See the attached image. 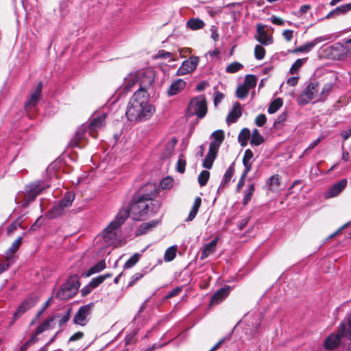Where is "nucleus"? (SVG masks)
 Returning a JSON list of instances; mask_svg holds the SVG:
<instances>
[{
  "label": "nucleus",
  "instance_id": "f257e3e1",
  "mask_svg": "<svg viewBox=\"0 0 351 351\" xmlns=\"http://www.w3.org/2000/svg\"><path fill=\"white\" fill-rule=\"evenodd\" d=\"M144 191L135 194L130 206V211L134 220L139 221L145 216L158 211L160 204L158 200L153 199L157 191L155 184L149 183L145 186Z\"/></svg>",
  "mask_w": 351,
  "mask_h": 351
},
{
  "label": "nucleus",
  "instance_id": "f03ea898",
  "mask_svg": "<svg viewBox=\"0 0 351 351\" xmlns=\"http://www.w3.org/2000/svg\"><path fill=\"white\" fill-rule=\"evenodd\" d=\"M155 108L148 102V95L142 90H137L130 98L125 115L130 121H141L149 119Z\"/></svg>",
  "mask_w": 351,
  "mask_h": 351
},
{
  "label": "nucleus",
  "instance_id": "7ed1b4c3",
  "mask_svg": "<svg viewBox=\"0 0 351 351\" xmlns=\"http://www.w3.org/2000/svg\"><path fill=\"white\" fill-rule=\"evenodd\" d=\"M346 336L351 340V315H348L339 326L338 332L336 335H330L326 339L324 346L326 349L332 350L336 348L340 342V337Z\"/></svg>",
  "mask_w": 351,
  "mask_h": 351
},
{
  "label": "nucleus",
  "instance_id": "20e7f679",
  "mask_svg": "<svg viewBox=\"0 0 351 351\" xmlns=\"http://www.w3.org/2000/svg\"><path fill=\"white\" fill-rule=\"evenodd\" d=\"M207 113V103L204 96H199L192 99L186 110V116L191 117L196 115L202 119Z\"/></svg>",
  "mask_w": 351,
  "mask_h": 351
},
{
  "label": "nucleus",
  "instance_id": "39448f33",
  "mask_svg": "<svg viewBox=\"0 0 351 351\" xmlns=\"http://www.w3.org/2000/svg\"><path fill=\"white\" fill-rule=\"evenodd\" d=\"M80 287L79 281L75 277L71 278L63 284L56 293V297L60 300H66L76 294Z\"/></svg>",
  "mask_w": 351,
  "mask_h": 351
},
{
  "label": "nucleus",
  "instance_id": "423d86ee",
  "mask_svg": "<svg viewBox=\"0 0 351 351\" xmlns=\"http://www.w3.org/2000/svg\"><path fill=\"white\" fill-rule=\"evenodd\" d=\"M319 86L316 82H310L299 95L298 101L300 104L304 105L316 98L318 101Z\"/></svg>",
  "mask_w": 351,
  "mask_h": 351
},
{
  "label": "nucleus",
  "instance_id": "0eeeda50",
  "mask_svg": "<svg viewBox=\"0 0 351 351\" xmlns=\"http://www.w3.org/2000/svg\"><path fill=\"white\" fill-rule=\"evenodd\" d=\"M106 114L99 112L93 114L87 128V132L94 138H97V132L99 129L103 128L106 124Z\"/></svg>",
  "mask_w": 351,
  "mask_h": 351
},
{
  "label": "nucleus",
  "instance_id": "6e6552de",
  "mask_svg": "<svg viewBox=\"0 0 351 351\" xmlns=\"http://www.w3.org/2000/svg\"><path fill=\"white\" fill-rule=\"evenodd\" d=\"M42 189H43L40 186L39 182H36L26 186V193L23 201L21 202V206L24 208L27 207L29 203L33 201L36 197L40 194Z\"/></svg>",
  "mask_w": 351,
  "mask_h": 351
},
{
  "label": "nucleus",
  "instance_id": "1a4fd4ad",
  "mask_svg": "<svg viewBox=\"0 0 351 351\" xmlns=\"http://www.w3.org/2000/svg\"><path fill=\"white\" fill-rule=\"evenodd\" d=\"M199 62V57L191 56L182 62L177 71V75H184L193 72L196 69Z\"/></svg>",
  "mask_w": 351,
  "mask_h": 351
},
{
  "label": "nucleus",
  "instance_id": "9d476101",
  "mask_svg": "<svg viewBox=\"0 0 351 351\" xmlns=\"http://www.w3.org/2000/svg\"><path fill=\"white\" fill-rule=\"evenodd\" d=\"M136 73L139 76L138 90H142L145 92V94H147V88L152 86V84L154 82V77L152 71H140Z\"/></svg>",
  "mask_w": 351,
  "mask_h": 351
},
{
  "label": "nucleus",
  "instance_id": "9b49d317",
  "mask_svg": "<svg viewBox=\"0 0 351 351\" xmlns=\"http://www.w3.org/2000/svg\"><path fill=\"white\" fill-rule=\"evenodd\" d=\"M93 306L94 304L92 302L81 306L73 318V322L77 325L85 326L88 322L87 317L90 315Z\"/></svg>",
  "mask_w": 351,
  "mask_h": 351
},
{
  "label": "nucleus",
  "instance_id": "f8f14e48",
  "mask_svg": "<svg viewBox=\"0 0 351 351\" xmlns=\"http://www.w3.org/2000/svg\"><path fill=\"white\" fill-rule=\"evenodd\" d=\"M119 228L114 223H110L102 232V237L107 245L114 244L118 238Z\"/></svg>",
  "mask_w": 351,
  "mask_h": 351
},
{
  "label": "nucleus",
  "instance_id": "ddd939ff",
  "mask_svg": "<svg viewBox=\"0 0 351 351\" xmlns=\"http://www.w3.org/2000/svg\"><path fill=\"white\" fill-rule=\"evenodd\" d=\"M348 181L346 179H341L332 185L325 193L324 197L329 199L339 195L346 187Z\"/></svg>",
  "mask_w": 351,
  "mask_h": 351
},
{
  "label": "nucleus",
  "instance_id": "4468645a",
  "mask_svg": "<svg viewBox=\"0 0 351 351\" xmlns=\"http://www.w3.org/2000/svg\"><path fill=\"white\" fill-rule=\"evenodd\" d=\"M326 40V37H317L315 38L311 42L306 43L294 49L289 50V52L290 53H308L311 51L313 48H314L317 44L319 43L324 41Z\"/></svg>",
  "mask_w": 351,
  "mask_h": 351
},
{
  "label": "nucleus",
  "instance_id": "2eb2a0df",
  "mask_svg": "<svg viewBox=\"0 0 351 351\" xmlns=\"http://www.w3.org/2000/svg\"><path fill=\"white\" fill-rule=\"evenodd\" d=\"M256 33L255 39L264 45H269L273 43V38L269 36L265 30V25L262 24L256 25Z\"/></svg>",
  "mask_w": 351,
  "mask_h": 351
},
{
  "label": "nucleus",
  "instance_id": "dca6fc26",
  "mask_svg": "<svg viewBox=\"0 0 351 351\" xmlns=\"http://www.w3.org/2000/svg\"><path fill=\"white\" fill-rule=\"evenodd\" d=\"M42 88L43 84L42 82H39L34 92L30 95V97L25 104V107L26 109L32 108L37 104L41 95Z\"/></svg>",
  "mask_w": 351,
  "mask_h": 351
},
{
  "label": "nucleus",
  "instance_id": "f3484780",
  "mask_svg": "<svg viewBox=\"0 0 351 351\" xmlns=\"http://www.w3.org/2000/svg\"><path fill=\"white\" fill-rule=\"evenodd\" d=\"M36 304V300L32 298H28L21 302V304L18 307L17 310L14 313L13 315L14 320L12 322H15L18 319L23 313H25L28 309L33 307Z\"/></svg>",
  "mask_w": 351,
  "mask_h": 351
},
{
  "label": "nucleus",
  "instance_id": "a211bd4d",
  "mask_svg": "<svg viewBox=\"0 0 351 351\" xmlns=\"http://www.w3.org/2000/svg\"><path fill=\"white\" fill-rule=\"evenodd\" d=\"M59 314H56L48 319H45L43 322L36 329L34 334L36 337L43 332L45 330H51L54 328V320L56 319L57 317H59Z\"/></svg>",
  "mask_w": 351,
  "mask_h": 351
},
{
  "label": "nucleus",
  "instance_id": "6ab92c4d",
  "mask_svg": "<svg viewBox=\"0 0 351 351\" xmlns=\"http://www.w3.org/2000/svg\"><path fill=\"white\" fill-rule=\"evenodd\" d=\"M330 54L332 58L341 60L344 58L348 53V49L341 43H336L330 47Z\"/></svg>",
  "mask_w": 351,
  "mask_h": 351
},
{
  "label": "nucleus",
  "instance_id": "aec40b11",
  "mask_svg": "<svg viewBox=\"0 0 351 351\" xmlns=\"http://www.w3.org/2000/svg\"><path fill=\"white\" fill-rule=\"evenodd\" d=\"M186 82L182 79H178L173 82L169 90H167V94L169 96H173L178 94L181 90H182L186 86Z\"/></svg>",
  "mask_w": 351,
  "mask_h": 351
},
{
  "label": "nucleus",
  "instance_id": "412c9836",
  "mask_svg": "<svg viewBox=\"0 0 351 351\" xmlns=\"http://www.w3.org/2000/svg\"><path fill=\"white\" fill-rule=\"evenodd\" d=\"M139 76L136 72L130 73L125 77L123 84L125 91H130V89L136 84H138Z\"/></svg>",
  "mask_w": 351,
  "mask_h": 351
},
{
  "label": "nucleus",
  "instance_id": "4be33fe9",
  "mask_svg": "<svg viewBox=\"0 0 351 351\" xmlns=\"http://www.w3.org/2000/svg\"><path fill=\"white\" fill-rule=\"evenodd\" d=\"M241 116V105L237 102L234 104L232 110L228 113L226 121L228 124L234 123Z\"/></svg>",
  "mask_w": 351,
  "mask_h": 351
},
{
  "label": "nucleus",
  "instance_id": "5701e85b",
  "mask_svg": "<svg viewBox=\"0 0 351 351\" xmlns=\"http://www.w3.org/2000/svg\"><path fill=\"white\" fill-rule=\"evenodd\" d=\"M217 239H213L210 243L206 244L202 251L200 258L204 260L210 254H213L216 251V246L217 244Z\"/></svg>",
  "mask_w": 351,
  "mask_h": 351
},
{
  "label": "nucleus",
  "instance_id": "b1692460",
  "mask_svg": "<svg viewBox=\"0 0 351 351\" xmlns=\"http://www.w3.org/2000/svg\"><path fill=\"white\" fill-rule=\"evenodd\" d=\"M218 152L217 149H215L213 147H209V151L206 156L204 161H203V167L206 169H211L213 165V162L216 158L217 154Z\"/></svg>",
  "mask_w": 351,
  "mask_h": 351
},
{
  "label": "nucleus",
  "instance_id": "393cba45",
  "mask_svg": "<svg viewBox=\"0 0 351 351\" xmlns=\"http://www.w3.org/2000/svg\"><path fill=\"white\" fill-rule=\"evenodd\" d=\"M130 214V208H123L119 210L116 218L111 223H114V226L119 228L127 219Z\"/></svg>",
  "mask_w": 351,
  "mask_h": 351
},
{
  "label": "nucleus",
  "instance_id": "a878e982",
  "mask_svg": "<svg viewBox=\"0 0 351 351\" xmlns=\"http://www.w3.org/2000/svg\"><path fill=\"white\" fill-rule=\"evenodd\" d=\"M212 136L214 138V141L210 143L209 147L219 150V148L224 139L223 131L221 130H217L212 134Z\"/></svg>",
  "mask_w": 351,
  "mask_h": 351
},
{
  "label": "nucleus",
  "instance_id": "bb28decb",
  "mask_svg": "<svg viewBox=\"0 0 351 351\" xmlns=\"http://www.w3.org/2000/svg\"><path fill=\"white\" fill-rule=\"evenodd\" d=\"M229 288L219 289L211 298L210 303L216 304L221 302L229 294Z\"/></svg>",
  "mask_w": 351,
  "mask_h": 351
},
{
  "label": "nucleus",
  "instance_id": "cd10ccee",
  "mask_svg": "<svg viewBox=\"0 0 351 351\" xmlns=\"http://www.w3.org/2000/svg\"><path fill=\"white\" fill-rule=\"evenodd\" d=\"M64 210L65 209L58 202H56L47 213L46 215L49 219H55L62 215L64 213Z\"/></svg>",
  "mask_w": 351,
  "mask_h": 351
},
{
  "label": "nucleus",
  "instance_id": "c85d7f7f",
  "mask_svg": "<svg viewBox=\"0 0 351 351\" xmlns=\"http://www.w3.org/2000/svg\"><path fill=\"white\" fill-rule=\"evenodd\" d=\"M85 132H86V128H84L83 126L78 128L74 137L70 141V143H69L70 146L72 147H78L81 148L82 146L80 145V143L84 138Z\"/></svg>",
  "mask_w": 351,
  "mask_h": 351
},
{
  "label": "nucleus",
  "instance_id": "c756f323",
  "mask_svg": "<svg viewBox=\"0 0 351 351\" xmlns=\"http://www.w3.org/2000/svg\"><path fill=\"white\" fill-rule=\"evenodd\" d=\"M234 173V163L233 162L226 170L223 178L221 182L219 189H223L230 182L233 174Z\"/></svg>",
  "mask_w": 351,
  "mask_h": 351
},
{
  "label": "nucleus",
  "instance_id": "7c9ffc66",
  "mask_svg": "<svg viewBox=\"0 0 351 351\" xmlns=\"http://www.w3.org/2000/svg\"><path fill=\"white\" fill-rule=\"evenodd\" d=\"M253 157L254 154L250 149L245 150L243 157V164L245 167L244 171L250 172L251 171Z\"/></svg>",
  "mask_w": 351,
  "mask_h": 351
},
{
  "label": "nucleus",
  "instance_id": "2f4dec72",
  "mask_svg": "<svg viewBox=\"0 0 351 351\" xmlns=\"http://www.w3.org/2000/svg\"><path fill=\"white\" fill-rule=\"evenodd\" d=\"M202 204V199L199 197H197L194 201L193 205L191 211L189 214L188 217L185 219L186 221H191L195 219L198 212V210Z\"/></svg>",
  "mask_w": 351,
  "mask_h": 351
},
{
  "label": "nucleus",
  "instance_id": "473e14b6",
  "mask_svg": "<svg viewBox=\"0 0 351 351\" xmlns=\"http://www.w3.org/2000/svg\"><path fill=\"white\" fill-rule=\"evenodd\" d=\"M158 223V220H152L148 221L147 223H142L138 229V234H143L147 233L148 231L151 230L152 228L156 227V226Z\"/></svg>",
  "mask_w": 351,
  "mask_h": 351
},
{
  "label": "nucleus",
  "instance_id": "72a5a7b5",
  "mask_svg": "<svg viewBox=\"0 0 351 351\" xmlns=\"http://www.w3.org/2000/svg\"><path fill=\"white\" fill-rule=\"evenodd\" d=\"M186 26L192 30H197L204 27V23L199 19L192 18L187 21Z\"/></svg>",
  "mask_w": 351,
  "mask_h": 351
},
{
  "label": "nucleus",
  "instance_id": "f704fd0d",
  "mask_svg": "<svg viewBox=\"0 0 351 351\" xmlns=\"http://www.w3.org/2000/svg\"><path fill=\"white\" fill-rule=\"evenodd\" d=\"M74 199L75 194L72 192H67L58 203L65 209L71 206Z\"/></svg>",
  "mask_w": 351,
  "mask_h": 351
},
{
  "label": "nucleus",
  "instance_id": "c9c22d12",
  "mask_svg": "<svg viewBox=\"0 0 351 351\" xmlns=\"http://www.w3.org/2000/svg\"><path fill=\"white\" fill-rule=\"evenodd\" d=\"M106 265L105 261L101 260L88 269L86 274V276L88 277L94 274L99 273L104 270L106 268Z\"/></svg>",
  "mask_w": 351,
  "mask_h": 351
},
{
  "label": "nucleus",
  "instance_id": "e433bc0d",
  "mask_svg": "<svg viewBox=\"0 0 351 351\" xmlns=\"http://www.w3.org/2000/svg\"><path fill=\"white\" fill-rule=\"evenodd\" d=\"M333 86L334 84L332 82L325 84L318 95V101H324L332 89Z\"/></svg>",
  "mask_w": 351,
  "mask_h": 351
},
{
  "label": "nucleus",
  "instance_id": "4c0bfd02",
  "mask_svg": "<svg viewBox=\"0 0 351 351\" xmlns=\"http://www.w3.org/2000/svg\"><path fill=\"white\" fill-rule=\"evenodd\" d=\"M250 137V131L248 128H243L239 134L238 141L241 146H245Z\"/></svg>",
  "mask_w": 351,
  "mask_h": 351
},
{
  "label": "nucleus",
  "instance_id": "58836bf2",
  "mask_svg": "<svg viewBox=\"0 0 351 351\" xmlns=\"http://www.w3.org/2000/svg\"><path fill=\"white\" fill-rule=\"evenodd\" d=\"M111 276V274H106L104 275L99 276L96 278H93L92 280L90 282L89 285L93 289L97 287L99 285H101L106 278H110Z\"/></svg>",
  "mask_w": 351,
  "mask_h": 351
},
{
  "label": "nucleus",
  "instance_id": "ea45409f",
  "mask_svg": "<svg viewBox=\"0 0 351 351\" xmlns=\"http://www.w3.org/2000/svg\"><path fill=\"white\" fill-rule=\"evenodd\" d=\"M283 104V101L281 98H276L271 101L269 108L268 112L269 114L275 113Z\"/></svg>",
  "mask_w": 351,
  "mask_h": 351
},
{
  "label": "nucleus",
  "instance_id": "a19ab883",
  "mask_svg": "<svg viewBox=\"0 0 351 351\" xmlns=\"http://www.w3.org/2000/svg\"><path fill=\"white\" fill-rule=\"evenodd\" d=\"M267 183L269 184L270 190H276L279 187L280 184L279 175L276 174L271 176L269 179L267 180Z\"/></svg>",
  "mask_w": 351,
  "mask_h": 351
},
{
  "label": "nucleus",
  "instance_id": "79ce46f5",
  "mask_svg": "<svg viewBox=\"0 0 351 351\" xmlns=\"http://www.w3.org/2000/svg\"><path fill=\"white\" fill-rule=\"evenodd\" d=\"M177 252V247L176 245H173L167 249L165 253L164 259L167 262H169L173 261Z\"/></svg>",
  "mask_w": 351,
  "mask_h": 351
},
{
  "label": "nucleus",
  "instance_id": "37998d69",
  "mask_svg": "<svg viewBox=\"0 0 351 351\" xmlns=\"http://www.w3.org/2000/svg\"><path fill=\"white\" fill-rule=\"evenodd\" d=\"M307 58L298 59L291 66L289 70V73L292 75L298 73L299 69L302 66V65L306 62Z\"/></svg>",
  "mask_w": 351,
  "mask_h": 351
},
{
  "label": "nucleus",
  "instance_id": "c03bdc74",
  "mask_svg": "<svg viewBox=\"0 0 351 351\" xmlns=\"http://www.w3.org/2000/svg\"><path fill=\"white\" fill-rule=\"evenodd\" d=\"M141 254L139 253H135L133 254L125 263L124 269H130L134 266L139 261Z\"/></svg>",
  "mask_w": 351,
  "mask_h": 351
},
{
  "label": "nucleus",
  "instance_id": "a18cd8bd",
  "mask_svg": "<svg viewBox=\"0 0 351 351\" xmlns=\"http://www.w3.org/2000/svg\"><path fill=\"white\" fill-rule=\"evenodd\" d=\"M348 12L346 9V7L344 5H342L341 6H339L334 9L333 10L330 11L326 16V19H330L332 17L335 15H340V14H345Z\"/></svg>",
  "mask_w": 351,
  "mask_h": 351
},
{
  "label": "nucleus",
  "instance_id": "49530a36",
  "mask_svg": "<svg viewBox=\"0 0 351 351\" xmlns=\"http://www.w3.org/2000/svg\"><path fill=\"white\" fill-rule=\"evenodd\" d=\"M254 190H255L254 184H250L248 186L247 189L245 191V195H244V197L243 199V204L244 205H246L249 202V201L251 199L253 193L254 192Z\"/></svg>",
  "mask_w": 351,
  "mask_h": 351
},
{
  "label": "nucleus",
  "instance_id": "de8ad7c7",
  "mask_svg": "<svg viewBox=\"0 0 351 351\" xmlns=\"http://www.w3.org/2000/svg\"><path fill=\"white\" fill-rule=\"evenodd\" d=\"M249 89L252 88L256 85V78L254 75H247L245 77L244 84Z\"/></svg>",
  "mask_w": 351,
  "mask_h": 351
},
{
  "label": "nucleus",
  "instance_id": "09e8293b",
  "mask_svg": "<svg viewBox=\"0 0 351 351\" xmlns=\"http://www.w3.org/2000/svg\"><path fill=\"white\" fill-rule=\"evenodd\" d=\"M249 90L250 89L246 86L240 85L236 91L237 97L239 99H244L247 96Z\"/></svg>",
  "mask_w": 351,
  "mask_h": 351
},
{
  "label": "nucleus",
  "instance_id": "8fccbe9b",
  "mask_svg": "<svg viewBox=\"0 0 351 351\" xmlns=\"http://www.w3.org/2000/svg\"><path fill=\"white\" fill-rule=\"evenodd\" d=\"M210 173L206 170L202 171L198 176V182L201 186H205L209 179Z\"/></svg>",
  "mask_w": 351,
  "mask_h": 351
},
{
  "label": "nucleus",
  "instance_id": "3c124183",
  "mask_svg": "<svg viewBox=\"0 0 351 351\" xmlns=\"http://www.w3.org/2000/svg\"><path fill=\"white\" fill-rule=\"evenodd\" d=\"M242 67L243 65L241 63L234 62L227 66L226 71L229 73H234L239 71Z\"/></svg>",
  "mask_w": 351,
  "mask_h": 351
},
{
  "label": "nucleus",
  "instance_id": "603ef678",
  "mask_svg": "<svg viewBox=\"0 0 351 351\" xmlns=\"http://www.w3.org/2000/svg\"><path fill=\"white\" fill-rule=\"evenodd\" d=\"M186 165V160H185L184 156L180 155L179 157V159L177 162L176 170L179 173H183L185 171Z\"/></svg>",
  "mask_w": 351,
  "mask_h": 351
},
{
  "label": "nucleus",
  "instance_id": "864d4df0",
  "mask_svg": "<svg viewBox=\"0 0 351 351\" xmlns=\"http://www.w3.org/2000/svg\"><path fill=\"white\" fill-rule=\"evenodd\" d=\"M265 56V49L261 45H257L254 48V56L257 60H262Z\"/></svg>",
  "mask_w": 351,
  "mask_h": 351
},
{
  "label": "nucleus",
  "instance_id": "5fc2aeb1",
  "mask_svg": "<svg viewBox=\"0 0 351 351\" xmlns=\"http://www.w3.org/2000/svg\"><path fill=\"white\" fill-rule=\"evenodd\" d=\"M38 341V338L36 337L35 334H34L32 337L27 341L24 344H23L19 351H26L29 346L36 343Z\"/></svg>",
  "mask_w": 351,
  "mask_h": 351
},
{
  "label": "nucleus",
  "instance_id": "6e6d98bb",
  "mask_svg": "<svg viewBox=\"0 0 351 351\" xmlns=\"http://www.w3.org/2000/svg\"><path fill=\"white\" fill-rule=\"evenodd\" d=\"M21 223L22 219L21 217H19L8 226V232L11 234L16 230L18 227H21Z\"/></svg>",
  "mask_w": 351,
  "mask_h": 351
},
{
  "label": "nucleus",
  "instance_id": "4d7b16f0",
  "mask_svg": "<svg viewBox=\"0 0 351 351\" xmlns=\"http://www.w3.org/2000/svg\"><path fill=\"white\" fill-rule=\"evenodd\" d=\"M70 309H69L64 315H60L59 317H57L56 319H58L59 322V326L61 328L62 325L65 324L70 319Z\"/></svg>",
  "mask_w": 351,
  "mask_h": 351
},
{
  "label": "nucleus",
  "instance_id": "13d9d810",
  "mask_svg": "<svg viewBox=\"0 0 351 351\" xmlns=\"http://www.w3.org/2000/svg\"><path fill=\"white\" fill-rule=\"evenodd\" d=\"M173 184V180L170 177H167L162 180L160 182V186L163 189H169Z\"/></svg>",
  "mask_w": 351,
  "mask_h": 351
},
{
  "label": "nucleus",
  "instance_id": "bf43d9fd",
  "mask_svg": "<svg viewBox=\"0 0 351 351\" xmlns=\"http://www.w3.org/2000/svg\"><path fill=\"white\" fill-rule=\"evenodd\" d=\"M21 243H22V237H20L13 242L11 247L8 250V252L10 254L15 253L17 251V250L19 249V247H20Z\"/></svg>",
  "mask_w": 351,
  "mask_h": 351
},
{
  "label": "nucleus",
  "instance_id": "052dcab7",
  "mask_svg": "<svg viewBox=\"0 0 351 351\" xmlns=\"http://www.w3.org/2000/svg\"><path fill=\"white\" fill-rule=\"evenodd\" d=\"M145 274V273H136L135 274H134L130 278V281L128 283V287H132V286L134 285L136 283V282H138L139 280H141L144 276Z\"/></svg>",
  "mask_w": 351,
  "mask_h": 351
},
{
  "label": "nucleus",
  "instance_id": "680f3d73",
  "mask_svg": "<svg viewBox=\"0 0 351 351\" xmlns=\"http://www.w3.org/2000/svg\"><path fill=\"white\" fill-rule=\"evenodd\" d=\"M264 142V138L262 135L252 136L250 143L252 145L258 146Z\"/></svg>",
  "mask_w": 351,
  "mask_h": 351
},
{
  "label": "nucleus",
  "instance_id": "e2e57ef3",
  "mask_svg": "<svg viewBox=\"0 0 351 351\" xmlns=\"http://www.w3.org/2000/svg\"><path fill=\"white\" fill-rule=\"evenodd\" d=\"M266 121V116L264 114H260L256 117L255 123L257 126L261 127L265 123Z\"/></svg>",
  "mask_w": 351,
  "mask_h": 351
},
{
  "label": "nucleus",
  "instance_id": "0e129e2a",
  "mask_svg": "<svg viewBox=\"0 0 351 351\" xmlns=\"http://www.w3.org/2000/svg\"><path fill=\"white\" fill-rule=\"evenodd\" d=\"M249 172H246V171H244L243 172L242 175H241V177L239 181V183L237 184V191H239L241 188L244 186L245 184V178Z\"/></svg>",
  "mask_w": 351,
  "mask_h": 351
},
{
  "label": "nucleus",
  "instance_id": "69168bd1",
  "mask_svg": "<svg viewBox=\"0 0 351 351\" xmlns=\"http://www.w3.org/2000/svg\"><path fill=\"white\" fill-rule=\"evenodd\" d=\"M224 97V95L219 91L215 92V97H214V104L215 106H217L219 103H220Z\"/></svg>",
  "mask_w": 351,
  "mask_h": 351
},
{
  "label": "nucleus",
  "instance_id": "338daca9",
  "mask_svg": "<svg viewBox=\"0 0 351 351\" xmlns=\"http://www.w3.org/2000/svg\"><path fill=\"white\" fill-rule=\"evenodd\" d=\"M287 118V113L284 112L281 113L277 118V119L274 122V126H276L278 124L282 123L286 121Z\"/></svg>",
  "mask_w": 351,
  "mask_h": 351
},
{
  "label": "nucleus",
  "instance_id": "774afa93",
  "mask_svg": "<svg viewBox=\"0 0 351 351\" xmlns=\"http://www.w3.org/2000/svg\"><path fill=\"white\" fill-rule=\"evenodd\" d=\"M171 56H172L171 53L165 51V50H160L158 52L157 56H156L157 58H163V59L169 58H171Z\"/></svg>",
  "mask_w": 351,
  "mask_h": 351
}]
</instances>
